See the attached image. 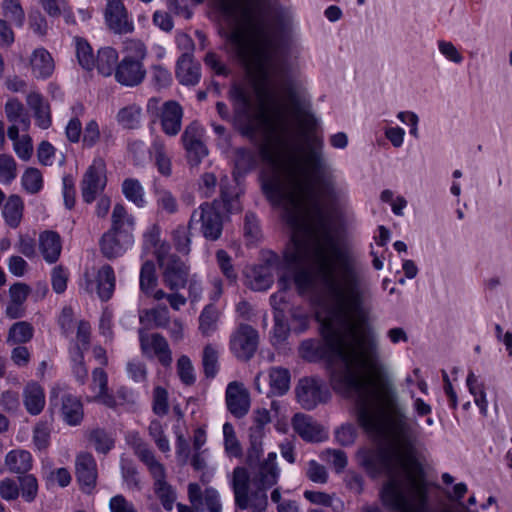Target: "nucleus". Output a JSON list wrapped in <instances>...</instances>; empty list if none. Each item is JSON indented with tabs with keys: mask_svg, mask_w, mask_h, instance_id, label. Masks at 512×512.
<instances>
[{
	"mask_svg": "<svg viewBox=\"0 0 512 512\" xmlns=\"http://www.w3.org/2000/svg\"><path fill=\"white\" fill-rule=\"evenodd\" d=\"M258 140L268 169L261 186L272 205L283 210L291 228L287 258L302 263L312 255L330 301L322 334L332 352L330 382L338 393L373 398L397 387L381 358L376 333L365 326L370 283L352 249L330 231L328 218L349 207L347 191L333 182L318 185L326 170L323 140L312 130H239Z\"/></svg>",
	"mask_w": 512,
	"mask_h": 512,
	"instance_id": "f257e3e1",
	"label": "nucleus"
},
{
	"mask_svg": "<svg viewBox=\"0 0 512 512\" xmlns=\"http://www.w3.org/2000/svg\"><path fill=\"white\" fill-rule=\"evenodd\" d=\"M226 20H236L239 5L233 0H215ZM240 22L226 34L239 63L245 69L248 86L234 83L229 91L233 105V128H319L320 119L312 103L292 82L281 86L278 97L272 88L271 68L274 58L288 45L282 33L284 24L270 33L265 15L269 0H245Z\"/></svg>",
	"mask_w": 512,
	"mask_h": 512,
	"instance_id": "f03ea898",
	"label": "nucleus"
},
{
	"mask_svg": "<svg viewBox=\"0 0 512 512\" xmlns=\"http://www.w3.org/2000/svg\"><path fill=\"white\" fill-rule=\"evenodd\" d=\"M357 420L371 438L392 442L363 457L367 469L389 476L381 490L383 505L393 512H429L428 486L416 458L421 426L398 390L358 400Z\"/></svg>",
	"mask_w": 512,
	"mask_h": 512,
	"instance_id": "7ed1b4c3",
	"label": "nucleus"
},
{
	"mask_svg": "<svg viewBox=\"0 0 512 512\" xmlns=\"http://www.w3.org/2000/svg\"><path fill=\"white\" fill-rule=\"evenodd\" d=\"M281 469L277 463V454L268 453L259 461L251 474L244 466H236L228 476L237 509L251 512H266L268 508V490L279 482Z\"/></svg>",
	"mask_w": 512,
	"mask_h": 512,
	"instance_id": "20e7f679",
	"label": "nucleus"
},
{
	"mask_svg": "<svg viewBox=\"0 0 512 512\" xmlns=\"http://www.w3.org/2000/svg\"><path fill=\"white\" fill-rule=\"evenodd\" d=\"M292 246V240L284 252V258L279 260L278 256L272 255L265 264L255 266L250 270L247 277L249 286L255 291L269 289L274 282V272L279 274V283L283 288L289 284L284 270H292L294 282L301 293L311 292L315 288L316 276L321 278L314 266L312 255H309L302 263H294L287 258V252ZM322 281V279H320Z\"/></svg>",
	"mask_w": 512,
	"mask_h": 512,
	"instance_id": "39448f33",
	"label": "nucleus"
},
{
	"mask_svg": "<svg viewBox=\"0 0 512 512\" xmlns=\"http://www.w3.org/2000/svg\"><path fill=\"white\" fill-rule=\"evenodd\" d=\"M147 56V48L140 40H130L125 43L124 56L115 69V80L126 87L140 85L145 76L146 69L143 61Z\"/></svg>",
	"mask_w": 512,
	"mask_h": 512,
	"instance_id": "423d86ee",
	"label": "nucleus"
},
{
	"mask_svg": "<svg viewBox=\"0 0 512 512\" xmlns=\"http://www.w3.org/2000/svg\"><path fill=\"white\" fill-rule=\"evenodd\" d=\"M107 185L105 163L96 157L88 166L80 182L81 196L85 203L90 204L96 200Z\"/></svg>",
	"mask_w": 512,
	"mask_h": 512,
	"instance_id": "0eeeda50",
	"label": "nucleus"
},
{
	"mask_svg": "<svg viewBox=\"0 0 512 512\" xmlns=\"http://www.w3.org/2000/svg\"><path fill=\"white\" fill-rule=\"evenodd\" d=\"M158 263L162 270V280L166 287L178 291L186 286L189 278V267L176 255H158Z\"/></svg>",
	"mask_w": 512,
	"mask_h": 512,
	"instance_id": "6e6552de",
	"label": "nucleus"
},
{
	"mask_svg": "<svg viewBox=\"0 0 512 512\" xmlns=\"http://www.w3.org/2000/svg\"><path fill=\"white\" fill-rule=\"evenodd\" d=\"M197 224H200V230L206 239L217 240L221 236L222 218L215 203H204L193 211L189 227L192 228Z\"/></svg>",
	"mask_w": 512,
	"mask_h": 512,
	"instance_id": "1a4fd4ad",
	"label": "nucleus"
},
{
	"mask_svg": "<svg viewBox=\"0 0 512 512\" xmlns=\"http://www.w3.org/2000/svg\"><path fill=\"white\" fill-rule=\"evenodd\" d=\"M139 342L142 355L148 359H157L163 366L172 363V352L165 337L158 333L148 334L139 329Z\"/></svg>",
	"mask_w": 512,
	"mask_h": 512,
	"instance_id": "9d476101",
	"label": "nucleus"
},
{
	"mask_svg": "<svg viewBox=\"0 0 512 512\" xmlns=\"http://www.w3.org/2000/svg\"><path fill=\"white\" fill-rule=\"evenodd\" d=\"M115 273L110 265H104L97 272L85 273L84 288L88 293H96L100 299L107 301L115 290Z\"/></svg>",
	"mask_w": 512,
	"mask_h": 512,
	"instance_id": "9b49d317",
	"label": "nucleus"
},
{
	"mask_svg": "<svg viewBox=\"0 0 512 512\" xmlns=\"http://www.w3.org/2000/svg\"><path fill=\"white\" fill-rule=\"evenodd\" d=\"M258 346L257 331L247 324H241L230 337V349L240 360L253 357Z\"/></svg>",
	"mask_w": 512,
	"mask_h": 512,
	"instance_id": "f8f14e48",
	"label": "nucleus"
},
{
	"mask_svg": "<svg viewBox=\"0 0 512 512\" xmlns=\"http://www.w3.org/2000/svg\"><path fill=\"white\" fill-rule=\"evenodd\" d=\"M295 392L298 402L307 410L315 408L329 398V392L322 382L312 377L300 379Z\"/></svg>",
	"mask_w": 512,
	"mask_h": 512,
	"instance_id": "ddd939ff",
	"label": "nucleus"
},
{
	"mask_svg": "<svg viewBox=\"0 0 512 512\" xmlns=\"http://www.w3.org/2000/svg\"><path fill=\"white\" fill-rule=\"evenodd\" d=\"M104 19L108 28L117 34L131 33L133 21L128 19V11L120 0H107Z\"/></svg>",
	"mask_w": 512,
	"mask_h": 512,
	"instance_id": "4468645a",
	"label": "nucleus"
},
{
	"mask_svg": "<svg viewBox=\"0 0 512 512\" xmlns=\"http://www.w3.org/2000/svg\"><path fill=\"white\" fill-rule=\"evenodd\" d=\"M134 244V236L128 234H119L108 230L105 232L100 241V250L107 259H114L122 256Z\"/></svg>",
	"mask_w": 512,
	"mask_h": 512,
	"instance_id": "2eb2a0df",
	"label": "nucleus"
},
{
	"mask_svg": "<svg viewBox=\"0 0 512 512\" xmlns=\"http://www.w3.org/2000/svg\"><path fill=\"white\" fill-rule=\"evenodd\" d=\"M226 405L229 412L237 418H241L248 413L250 396L242 383L233 381L227 385Z\"/></svg>",
	"mask_w": 512,
	"mask_h": 512,
	"instance_id": "dca6fc26",
	"label": "nucleus"
},
{
	"mask_svg": "<svg viewBox=\"0 0 512 512\" xmlns=\"http://www.w3.org/2000/svg\"><path fill=\"white\" fill-rule=\"evenodd\" d=\"M187 492L190 503L196 509H199V506L204 504L208 512H222L220 494L215 488H206L202 493L197 483H190Z\"/></svg>",
	"mask_w": 512,
	"mask_h": 512,
	"instance_id": "f3484780",
	"label": "nucleus"
},
{
	"mask_svg": "<svg viewBox=\"0 0 512 512\" xmlns=\"http://www.w3.org/2000/svg\"><path fill=\"white\" fill-rule=\"evenodd\" d=\"M154 480V491L159 498L161 504L167 511L173 509L176 500V492L166 481V470L162 463L154 465L149 470Z\"/></svg>",
	"mask_w": 512,
	"mask_h": 512,
	"instance_id": "a211bd4d",
	"label": "nucleus"
},
{
	"mask_svg": "<svg viewBox=\"0 0 512 512\" xmlns=\"http://www.w3.org/2000/svg\"><path fill=\"white\" fill-rule=\"evenodd\" d=\"M176 78L184 86H194L201 78V66L193 60L190 53H183L178 58L175 70Z\"/></svg>",
	"mask_w": 512,
	"mask_h": 512,
	"instance_id": "6ab92c4d",
	"label": "nucleus"
},
{
	"mask_svg": "<svg viewBox=\"0 0 512 512\" xmlns=\"http://www.w3.org/2000/svg\"><path fill=\"white\" fill-rule=\"evenodd\" d=\"M182 142L190 166L196 167L208 155V149L197 130H185Z\"/></svg>",
	"mask_w": 512,
	"mask_h": 512,
	"instance_id": "aec40b11",
	"label": "nucleus"
},
{
	"mask_svg": "<svg viewBox=\"0 0 512 512\" xmlns=\"http://www.w3.org/2000/svg\"><path fill=\"white\" fill-rule=\"evenodd\" d=\"M76 476L82 489L90 491L96 484L97 468L93 456L81 453L76 458Z\"/></svg>",
	"mask_w": 512,
	"mask_h": 512,
	"instance_id": "412c9836",
	"label": "nucleus"
},
{
	"mask_svg": "<svg viewBox=\"0 0 512 512\" xmlns=\"http://www.w3.org/2000/svg\"><path fill=\"white\" fill-rule=\"evenodd\" d=\"M26 102L33 112L35 124L38 128H50L52 124L51 108L49 102L39 92H30Z\"/></svg>",
	"mask_w": 512,
	"mask_h": 512,
	"instance_id": "4be33fe9",
	"label": "nucleus"
},
{
	"mask_svg": "<svg viewBox=\"0 0 512 512\" xmlns=\"http://www.w3.org/2000/svg\"><path fill=\"white\" fill-rule=\"evenodd\" d=\"M39 250L44 260L49 263H55L62 251V240L60 235L51 230H46L39 235Z\"/></svg>",
	"mask_w": 512,
	"mask_h": 512,
	"instance_id": "5701e85b",
	"label": "nucleus"
},
{
	"mask_svg": "<svg viewBox=\"0 0 512 512\" xmlns=\"http://www.w3.org/2000/svg\"><path fill=\"white\" fill-rule=\"evenodd\" d=\"M31 70L35 78L46 80L54 72L55 64L50 52L43 48H36L31 56Z\"/></svg>",
	"mask_w": 512,
	"mask_h": 512,
	"instance_id": "b1692460",
	"label": "nucleus"
},
{
	"mask_svg": "<svg viewBox=\"0 0 512 512\" xmlns=\"http://www.w3.org/2000/svg\"><path fill=\"white\" fill-rule=\"evenodd\" d=\"M294 430L307 441H321L324 431L310 416L296 414L292 420Z\"/></svg>",
	"mask_w": 512,
	"mask_h": 512,
	"instance_id": "393cba45",
	"label": "nucleus"
},
{
	"mask_svg": "<svg viewBox=\"0 0 512 512\" xmlns=\"http://www.w3.org/2000/svg\"><path fill=\"white\" fill-rule=\"evenodd\" d=\"M111 231L118 232L119 234H128L134 236L135 218L132 214L128 213L123 204L117 203L111 214Z\"/></svg>",
	"mask_w": 512,
	"mask_h": 512,
	"instance_id": "a878e982",
	"label": "nucleus"
},
{
	"mask_svg": "<svg viewBox=\"0 0 512 512\" xmlns=\"http://www.w3.org/2000/svg\"><path fill=\"white\" fill-rule=\"evenodd\" d=\"M160 118L161 128L174 129L181 128L183 109L175 100L165 101L158 114Z\"/></svg>",
	"mask_w": 512,
	"mask_h": 512,
	"instance_id": "bb28decb",
	"label": "nucleus"
},
{
	"mask_svg": "<svg viewBox=\"0 0 512 512\" xmlns=\"http://www.w3.org/2000/svg\"><path fill=\"white\" fill-rule=\"evenodd\" d=\"M5 115L11 125L8 128H18L21 124L23 128H30V115L23 103L17 98H9L4 106Z\"/></svg>",
	"mask_w": 512,
	"mask_h": 512,
	"instance_id": "cd10ccee",
	"label": "nucleus"
},
{
	"mask_svg": "<svg viewBox=\"0 0 512 512\" xmlns=\"http://www.w3.org/2000/svg\"><path fill=\"white\" fill-rule=\"evenodd\" d=\"M33 464L30 452L22 449L11 450L5 457V466L14 474H25L31 470Z\"/></svg>",
	"mask_w": 512,
	"mask_h": 512,
	"instance_id": "c85d7f7f",
	"label": "nucleus"
},
{
	"mask_svg": "<svg viewBox=\"0 0 512 512\" xmlns=\"http://www.w3.org/2000/svg\"><path fill=\"white\" fill-rule=\"evenodd\" d=\"M61 402V413L64 421L69 425H78L84 415L81 401L74 395L63 394Z\"/></svg>",
	"mask_w": 512,
	"mask_h": 512,
	"instance_id": "c756f323",
	"label": "nucleus"
},
{
	"mask_svg": "<svg viewBox=\"0 0 512 512\" xmlns=\"http://www.w3.org/2000/svg\"><path fill=\"white\" fill-rule=\"evenodd\" d=\"M118 52L115 48L107 46L102 47L98 50L96 59H95V68L99 74L108 77L113 73L115 74V69L118 64Z\"/></svg>",
	"mask_w": 512,
	"mask_h": 512,
	"instance_id": "7c9ffc66",
	"label": "nucleus"
},
{
	"mask_svg": "<svg viewBox=\"0 0 512 512\" xmlns=\"http://www.w3.org/2000/svg\"><path fill=\"white\" fill-rule=\"evenodd\" d=\"M269 392L268 395L282 396L290 388V372L283 367H272L269 370Z\"/></svg>",
	"mask_w": 512,
	"mask_h": 512,
	"instance_id": "2f4dec72",
	"label": "nucleus"
},
{
	"mask_svg": "<svg viewBox=\"0 0 512 512\" xmlns=\"http://www.w3.org/2000/svg\"><path fill=\"white\" fill-rule=\"evenodd\" d=\"M128 445L134 450L138 458L147 466L148 470L154 465L160 464L155 458L153 451L149 446L140 438L137 433H128L126 436Z\"/></svg>",
	"mask_w": 512,
	"mask_h": 512,
	"instance_id": "473e14b6",
	"label": "nucleus"
},
{
	"mask_svg": "<svg viewBox=\"0 0 512 512\" xmlns=\"http://www.w3.org/2000/svg\"><path fill=\"white\" fill-rule=\"evenodd\" d=\"M24 405L32 415H38L45 406V394L43 388L37 383H30L24 390Z\"/></svg>",
	"mask_w": 512,
	"mask_h": 512,
	"instance_id": "72a5a7b5",
	"label": "nucleus"
},
{
	"mask_svg": "<svg viewBox=\"0 0 512 512\" xmlns=\"http://www.w3.org/2000/svg\"><path fill=\"white\" fill-rule=\"evenodd\" d=\"M8 138L13 142V149L23 161H28L33 155V144L27 133H20V130H8Z\"/></svg>",
	"mask_w": 512,
	"mask_h": 512,
	"instance_id": "f704fd0d",
	"label": "nucleus"
},
{
	"mask_svg": "<svg viewBox=\"0 0 512 512\" xmlns=\"http://www.w3.org/2000/svg\"><path fill=\"white\" fill-rule=\"evenodd\" d=\"M34 336L33 326L26 321L14 323L8 331L6 342L9 345L26 344Z\"/></svg>",
	"mask_w": 512,
	"mask_h": 512,
	"instance_id": "c9c22d12",
	"label": "nucleus"
},
{
	"mask_svg": "<svg viewBox=\"0 0 512 512\" xmlns=\"http://www.w3.org/2000/svg\"><path fill=\"white\" fill-rule=\"evenodd\" d=\"M140 323L147 326L153 324L156 327H168L170 317L166 306H158L154 309L143 310L139 315Z\"/></svg>",
	"mask_w": 512,
	"mask_h": 512,
	"instance_id": "e433bc0d",
	"label": "nucleus"
},
{
	"mask_svg": "<svg viewBox=\"0 0 512 512\" xmlns=\"http://www.w3.org/2000/svg\"><path fill=\"white\" fill-rule=\"evenodd\" d=\"M75 49L79 65L87 71H92L95 68L96 57L90 43L83 37H75Z\"/></svg>",
	"mask_w": 512,
	"mask_h": 512,
	"instance_id": "4c0bfd02",
	"label": "nucleus"
},
{
	"mask_svg": "<svg viewBox=\"0 0 512 512\" xmlns=\"http://www.w3.org/2000/svg\"><path fill=\"white\" fill-rule=\"evenodd\" d=\"M122 193L128 201L132 202L137 207L142 208L145 206L144 188L137 179H125L122 183Z\"/></svg>",
	"mask_w": 512,
	"mask_h": 512,
	"instance_id": "58836bf2",
	"label": "nucleus"
},
{
	"mask_svg": "<svg viewBox=\"0 0 512 512\" xmlns=\"http://www.w3.org/2000/svg\"><path fill=\"white\" fill-rule=\"evenodd\" d=\"M23 213V202L17 195H11L3 208V216L10 227H17Z\"/></svg>",
	"mask_w": 512,
	"mask_h": 512,
	"instance_id": "ea45409f",
	"label": "nucleus"
},
{
	"mask_svg": "<svg viewBox=\"0 0 512 512\" xmlns=\"http://www.w3.org/2000/svg\"><path fill=\"white\" fill-rule=\"evenodd\" d=\"M219 311L212 304L205 306L199 316V330L203 336H210L217 330Z\"/></svg>",
	"mask_w": 512,
	"mask_h": 512,
	"instance_id": "a19ab883",
	"label": "nucleus"
},
{
	"mask_svg": "<svg viewBox=\"0 0 512 512\" xmlns=\"http://www.w3.org/2000/svg\"><path fill=\"white\" fill-rule=\"evenodd\" d=\"M142 117V108L133 103L121 108L117 113V121L122 128H136Z\"/></svg>",
	"mask_w": 512,
	"mask_h": 512,
	"instance_id": "79ce46f5",
	"label": "nucleus"
},
{
	"mask_svg": "<svg viewBox=\"0 0 512 512\" xmlns=\"http://www.w3.org/2000/svg\"><path fill=\"white\" fill-rule=\"evenodd\" d=\"M3 15L17 28H22L25 23V12L20 0H3Z\"/></svg>",
	"mask_w": 512,
	"mask_h": 512,
	"instance_id": "37998d69",
	"label": "nucleus"
},
{
	"mask_svg": "<svg viewBox=\"0 0 512 512\" xmlns=\"http://www.w3.org/2000/svg\"><path fill=\"white\" fill-rule=\"evenodd\" d=\"M219 349L214 344H207L203 349L202 365L204 373L209 378H214L219 370Z\"/></svg>",
	"mask_w": 512,
	"mask_h": 512,
	"instance_id": "c03bdc74",
	"label": "nucleus"
},
{
	"mask_svg": "<svg viewBox=\"0 0 512 512\" xmlns=\"http://www.w3.org/2000/svg\"><path fill=\"white\" fill-rule=\"evenodd\" d=\"M21 185L29 194H37L43 188V176L40 170L34 167L27 168L21 176Z\"/></svg>",
	"mask_w": 512,
	"mask_h": 512,
	"instance_id": "a18cd8bd",
	"label": "nucleus"
},
{
	"mask_svg": "<svg viewBox=\"0 0 512 512\" xmlns=\"http://www.w3.org/2000/svg\"><path fill=\"white\" fill-rule=\"evenodd\" d=\"M157 275L155 265L152 261L143 263L140 270V289L147 295H150L157 286Z\"/></svg>",
	"mask_w": 512,
	"mask_h": 512,
	"instance_id": "49530a36",
	"label": "nucleus"
},
{
	"mask_svg": "<svg viewBox=\"0 0 512 512\" xmlns=\"http://www.w3.org/2000/svg\"><path fill=\"white\" fill-rule=\"evenodd\" d=\"M17 177V163L9 154H0V183L11 184Z\"/></svg>",
	"mask_w": 512,
	"mask_h": 512,
	"instance_id": "de8ad7c7",
	"label": "nucleus"
},
{
	"mask_svg": "<svg viewBox=\"0 0 512 512\" xmlns=\"http://www.w3.org/2000/svg\"><path fill=\"white\" fill-rule=\"evenodd\" d=\"M152 153L155 156L158 171L164 176H169L172 172L171 160L165 153L163 142L156 140L152 145Z\"/></svg>",
	"mask_w": 512,
	"mask_h": 512,
	"instance_id": "09e8293b",
	"label": "nucleus"
},
{
	"mask_svg": "<svg viewBox=\"0 0 512 512\" xmlns=\"http://www.w3.org/2000/svg\"><path fill=\"white\" fill-rule=\"evenodd\" d=\"M90 441L100 453H107L114 446L113 437L102 429H95L90 433Z\"/></svg>",
	"mask_w": 512,
	"mask_h": 512,
	"instance_id": "8fccbe9b",
	"label": "nucleus"
},
{
	"mask_svg": "<svg viewBox=\"0 0 512 512\" xmlns=\"http://www.w3.org/2000/svg\"><path fill=\"white\" fill-rule=\"evenodd\" d=\"M321 458L332 465L336 473H341L347 466V455L342 450L327 449L322 452Z\"/></svg>",
	"mask_w": 512,
	"mask_h": 512,
	"instance_id": "3c124183",
	"label": "nucleus"
},
{
	"mask_svg": "<svg viewBox=\"0 0 512 512\" xmlns=\"http://www.w3.org/2000/svg\"><path fill=\"white\" fill-rule=\"evenodd\" d=\"M70 356L72 360V371L77 381L80 384H84L86 382L88 376V369L84 364V355L83 352L80 351V346L76 351H70Z\"/></svg>",
	"mask_w": 512,
	"mask_h": 512,
	"instance_id": "603ef678",
	"label": "nucleus"
},
{
	"mask_svg": "<svg viewBox=\"0 0 512 512\" xmlns=\"http://www.w3.org/2000/svg\"><path fill=\"white\" fill-rule=\"evenodd\" d=\"M148 431L149 435L152 437V439L154 440L155 444L157 445L158 449L161 452L167 453L170 451L169 440L166 438L164 434V429L160 421H151L148 427Z\"/></svg>",
	"mask_w": 512,
	"mask_h": 512,
	"instance_id": "864d4df0",
	"label": "nucleus"
},
{
	"mask_svg": "<svg viewBox=\"0 0 512 512\" xmlns=\"http://www.w3.org/2000/svg\"><path fill=\"white\" fill-rule=\"evenodd\" d=\"M204 63L217 76L228 77L231 74L229 67L221 60L216 52H207L204 57Z\"/></svg>",
	"mask_w": 512,
	"mask_h": 512,
	"instance_id": "5fc2aeb1",
	"label": "nucleus"
},
{
	"mask_svg": "<svg viewBox=\"0 0 512 512\" xmlns=\"http://www.w3.org/2000/svg\"><path fill=\"white\" fill-rule=\"evenodd\" d=\"M121 474L130 490H140V480L136 467L129 461H121Z\"/></svg>",
	"mask_w": 512,
	"mask_h": 512,
	"instance_id": "6e6d98bb",
	"label": "nucleus"
},
{
	"mask_svg": "<svg viewBox=\"0 0 512 512\" xmlns=\"http://www.w3.org/2000/svg\"><path fill=\"white\" fill-rule=\"evenodd\" d=\"M177 372L181 381L185 385H192L195 380L194 367L191 360L186 355H182L177 361Z\"/></svg>",
	"mask_w": 512,
	"mask_h": 512,
	"instance_id": "4d7b16f0",
	"label": "nucleus"
},
{
	"mask_svg": "<svg viewBox=\"0 0 512 512\" xmlns=\"http://www.w3.org/2000/svg\"><path fill=\"white\" fill-rule=\"evenodd\" d=\"M257 157L253 152L246 149H238L235 157V166L239 172H247L255 167Z\"/></svg>",
	"mask_w": 512,
	"mask_h": 512,
	"instance_id": "13d9d810",
	"label": "nucleus"
},
{
	"mask_svg": "<svg viewBox=\"0 0 512 512\" xmlns=\"http://www.w3.org/2000/svg\"><path fill=\"white\" fill-rule=\"evenodd\" d=\"M21 486V495L26 502H32L35 500L38 493V482L37 479L27 474L19 478Z\"/></svg>",
	"mask_w": 512,
	"mask_h": 512,
	"instance_id": "bf43d9fd",
	"label": "nucleus"
},
{
	"mask_svg": "<svg viewBox=\"0 0 512 512\" xmlns=\"http://www.w3.org/2000/svg\"><path fill=\"white\" fill-rule=\"evenodd\" d=\"M156 202L160 209L169 214L175 213L178 209L176 198L168 190H156Z\"/></svg>",
	"mask_w": 512,
	"mask_h": 512,
	"instance_id": "052dcab7",
	"label": "nucleus"
},
{
	"mask_svg": "<svg viewBox=\"0 0 512 512\" xmlns=\"http://www.w3.org/2000/svg\"><path fill=\"white\" fill-rule=\"evenodd\" d=\"M216 260L223 275L230 282H235L237 279V273L232 265V260L228 253L224 250H218L216 252Z\"/></svg>",
	"mask_w": 512,
	"mask_h": 512,
	"instance_id": "680f3d73",
	"label": "nucleus"
},
{
	"mask_svg": "<svg viewBox=\"0 0 512 512\" xmlns=\"http://www.w3.org/2000/svg\"><path fill=\"white\" fill-rule=\"evenodd\" d=\"M68 278L69 272L66 268L61 265L54 267L51 272L53 290L58 294L63 293L66 290Z\"/></svg>",
	"mask_w": 512,
	"mask_h": 512,
	"instance_id": "e2e57ef3",
	"label": "nucleus"
},
{
	"mask_svg": "<svg viewBox=\"0 0 512 512\" xmlns=\"http://www.w3.org/2000/svg\"><path fill=\"white\" fill-rule=\"evenodd\" d=\"M172 82L171 72L162 65L152 67V83L157 89L167 88Z\"/></svg>",
	"mask_w": 512,
	"mask_h": 512,
	"instance_id": "0e129e2a",
	"label": "nucleus"
},
{
	"mask_svg": "<svg viewBox=\"0 0 512 512\" xmlns=\"http://www.w3.org/2000/svg\"><path fill=\"white\" fill-rule=\"evenodd\" d=\"M50 426L48 423L40 422L33 430V443L39 449H45L49 444Z\"/></svg>",
	"mask_w": 512,
	"mask_h": 512,
	"instance_id": "69168bd1",
	"label": "nucleus"
},
{
	"mask_svg": "<svg viewBox=\"0 0 512 512\" xmlns=\"http://www.w3.org/2000/svg\"><path fill=\"white\" fill-rule=\"evenodd\" d=\"M110 512H139L134 503L122 494H116L109 500Z\"/></svg>",
	"mask_w": 512,
	"mask_h": 512,
	"instance_id": "338daca9",
	"label": "nucleus"
},
{
	"mask_svg": "<svg viewBox=\"0 0 512 512\" xmlns=\"http://www.w3.org/2000/svg\"><path fill=\"white\" fill-rule=\"evenodd\" d=\"M218 185L217 177L214 173H204L198 183V189L200 194L205 198H210L216 191Z\"/></svg>",
	"mask_w": 512,
	"mask_h": 512,
	"instance_id": "774afa93",
	"label": "nucleus"
}]
</instances>
